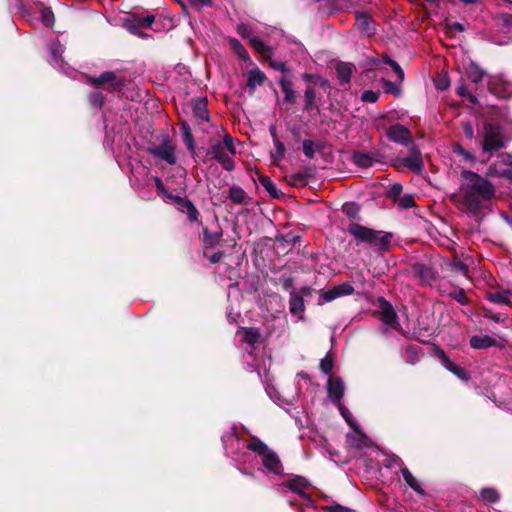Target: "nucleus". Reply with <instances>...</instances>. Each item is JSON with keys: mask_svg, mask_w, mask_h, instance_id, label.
<instances>
[{"mask_svg": "<svg viewBox=\"0 0 512 512\" xmlns=\"http://www.w3.org/2000/svg\"><path fill=\"white\" fill-rule=\"evenodd\" d=\"M495 193V187L488 179L473 171L464 170L461 172L459 192L454 199L462 211L476 216L489 207Z\"/></svg>", "mask_w": 512, "mask_h": 512, "instance_id": "1", "label": "nucleus"}, {"mask_svg": "<svg viewBox=\"0 0 512 512\" xmlns=\"http://www.w3.org/2000/svg\"><path fill=\"white\" fill-rule=\"evenodd\" d=\"M348 233L353 237L357 245H366L378 252L389 251L393 234L382 230H374L359 223H350Z\"/></svg>", "mask_w": 512, "mask_h": 512, "instance_id": "2", "label": "nucleus"}, {"mask_svg": "<svg viewBox=\"0 0 512 512\" xmlns=\"http://www.w3.org/2000/svg\"><path fill=\"white\" fill-rule=\"evenodd\" d=\"M236 148L234 140L229 134H225L222 142L212 143L208 154L217 160L226 171H232L235 168L231 155H235Z\"/></svg>", "mask_w": 512, "mask_h": 512, "instance_id": "3", "label": "nucleus"}, {"mask_svg": "<svg viewBox=\"0 0 512 512\" xmlns=\"http://www.w3.org/2000/svg\"><path fill=\"white\" fill-rule=\"evenodd\" d=\"M247 448L261 456L262 464L269 472L280 474L283 471L282 464L277 454L259 439H254L248 443Z\"/></svg>", "mask_w": 512, "mask_h": 512, "instance_id": "4", "label": "nucleus"}, {"mask_svg": "<svg viewBox=\"0 0 512 512\" xmlns=\"http://www.w3.org/2000/svg\"><path fill=\"white\" fill-rule=\"evenodd\" d=\"M504 147L501 128L492 123H486L483 129L482 149L484 152L497 151Z\"/></svg>", "mask_w": 512, "mask_h": 512, "instance_id": "5", "label": "nucleus"}, {"mask_svg": "<svg viewBox=\"0 0 512 512\" xmlns=\"http://www.w3.org/2000/svg\"><path fill=\"white\" fill-rule=\"evenodd\" d=\"M488 175L512 179V155L503 153L488 168Z\"/></svg>", "mask_w": 512, "mask_h": 512, "instance_id": "6", "label": "nucleus"}, {"mask_svg": "<svg viewBox=\"0 0 512 512\" xmlns=\"http://www.w3.org/2000/svg\"><path fill=\"white\" fill-rule=\"evenodd\" d=\"M154 19V15H147L143 17L139 14H132L125 20L124 25L130 33L140 37H146V34L140 32V29L142 27H150L153 24Z\"/></svg>", "mask_w": 512, "mask_h": 512, "instance_id": "7", "label": "nucleus"}, {"mask_svg": "<svg viewBox=\"0 0 512 512\" xmlns=\"http://www.w3.org/2000/svg\"><path fill=\"white\" fill-rule=\"evenodd\" d=\"M488 87L492 94L500 98L512 97V83L502 75L492 76L488 80Z\"/></svg>", "mask_w": 512, "mask_h": 512, "instance_id": "8", "label": "nucleus"}, {"mask_svg": "<svg viewBox=\"0 0 512 512\" xmlns=\"http://www.w3.org/2000/svg\"><path fill=\"white\" fill-rule=\"evenodd\" d=\"M149 152L170 165L175 164L177 161L175 148L169 139H164L160 145L150 147Z\"/></svg>", "mask_w": 512, "mask_h": 512, "instance_id": "9", "label": "nucleus"}, {"mask_svg": "<svg viewBox=\"0 0 512 512\" xmlns=\"http://www.w3.org/2000/svg\"><path fill=\"white\" fill-rule=\"evenodd\" d=\"M283 487H287L291 492L297 494L306 506L313 505L311 497L305 491L307 488V481L305 478L297 476L284 483Z\"/></svg>", "mask_w": 512, "mask_h": 512, "instance_id": "10", "label": "nucleus"}, {"mask_svg": "<svg viewBox=\"0 0 512 512\" xmlns=\"http://www.w3.org/2000/svg\"><path fill=\"white\" fill-rule=\"evenodd\" d=\"M399 161L402 166L410 169L411 171H413L415 173H420L424 167L421 153L414 146H411L410 154L407 157H403V158L399 159Z\"/></svg>", "mask_w": 512, "mask_h": 512, "instance_id": "11", "label": "nucleus"}, {"mask_svg": "<svg viewBox=\"0 0 512 512\" xmlns=\"http://www.w3.org/2000/svg\"><path fill=\"white\" fill-rule=\"evenodd\" d=\"M328 396L335 405H340L344 395V383L340 377L330 376L327 383Z\"/></svg>", "mask_w": 512, "mask_h": 512, "instance_id": "12", "label": "nucleus"}, {"mask_svg": "<svg viewBox=\"0 0 512 512\" xmlns=\"http://www.w3.org/2000/svg\"><path fill=\"white\" fill-rule=\"evenodd\" d=\"M353 431L347 434V442L350 446L362 449L367 448L372 445V441L368 438V436L359 428V426H355L352 428Z\"/></svg>", "mask_w": 512, "mask_h": 512, "instance_id": "13", "label": "nucleus"}, {"mask_svg": "<svg viewBox=\"0 0 512 512\" xmlns=\"http://www.w3.org/2000/svg\"><path fill=\"white\" fill-rule=\"evenodd\" d=\"M387 135L393 142L406 145L412 141L410 131L403 125L396 124L388 129Z\"/></svg>", "mask_w": 512, "mask_h": 512, "instance_id": "14", "label": "nucleus"}, {"mask_svg": "<svg viewBox=\"0 0 512 512\" xmlns=\"http://www.w3.org/2000/svg\"><path fill=\"white\" fill-rule=\"evenodd\" d=\"M379 313L381 320L389 326L397 324V314L392 305L384 298H379Z\"/></svg>", "mask_w": 512, "mask_h": 512, "instance_id": "15", "label": "nucleus"}, {"mask_svg": "<svg viewBox=\"0 0 512 512\" xmlns=\"http://www.w3.org/2000/svg\"><path fill=\"white\" fill-rule=\"evenodd\" d=\"M437 356L439 357L442 365L447 369L449 370L450 372H452L453 374H455L457 377H459L460 379H468L469 378V373L468 371L463 368V367H460L458 366L456 363H454L453 361H451L449 359V357L445 354V352L443 350H439L437 352Z\"/></svg>", "mask_w": 512, "mask_h": 512, "instance_id": "16", "label": "nucleus"}, {"mask_svg": "<svg viewBox=\"0 0 512 512\" xmlns=\"http://www.w3.org/2000/svg\"><path fill=\"white\" fill-rule=\"evenodd\" d=\"M91 82L96 85L110 84L112 89L121 87L124 83L122 77L116 75V73L107 71L102 73L98 78H92Z\"/></svg>", "mask_w": 512, "mask_h": 512, "instance_id": "17", "label": "nucleus"}, {"mask_svg": "<svg viewBox=\"0 0 512 512\" xmlns=\"http://www.w3.org/2000/svg\"><path fill=\"white\" fill-rule=\"evenodd\" d=\"M193 115L200 121L209 122L210 114L207 108L206 98H197L192 100L191 103Z\"/></svg>", "mask_w": 512, "mask_h": 512, "instance_id": "18", "label": "nucleus"}, {"mask_svg": "<svg viewBox=\"0 0 512 512\" xmlns=\"http://www.w3.org/2000/svg\"><path fill=\"white\" fill-rule=\"evenodd\" d=\"M228 197L234 204L239 205H249L251 201V197L248 193L237 185H232L229 188Z\"/></svg>", "mask_w": 512, "mask_h": 512, "instance_id": "19", "label": "nucleus"}, {"mask_svg": "<svg viewBox=\"0 0 512 512\" xmlns=\"http://www.w3.org/2000/svg\"><path fill=\"white\" fill-rule=\"evenodd\" d=\"M497 341L489 335H474L470 338V345L474 349H485L496 345Z\"/></svg>", "mask_w": 512, "mask_h": 512, "instance_id": "20", "label": "nucleus"}, {"mask_svg": "<svg viewBox=\"0 0 512 512\" xmlns=\"http://www.w3.org/2000/svg\"><path fill=\"white\" fill-rule=\"evenodd\" d=\"M337 77L341 83L347 84L350 81L354 65L347 62H339L335 66Z\"/></svg>", "mask_w": 512, "mask_h": 512, "instance_id": "21", "label": "nucleus"}, {"mask_svg": "<svg viewBox=\"0 0 512 512\" xmlns=\"http://www.w3.org/2000/svg\"><path fill=\"white\" fill-rule=\"evenodd\" d=\"M222 231L220 228L210 231L207 228L203 231V243L205 248L215 247L221 240Z\"/></svg>", "mask_w": 512, "mask_h": 512, "instance_id": "22", "label": "nucleus"}, {"mask_svg": "<svg viewBox=\"0 0 512 512\" xmlns=\"http://www.w3.org/2000/svg\"><path fill=\"white\" fill-rule=\"evenodd\" d=\"M266 79L265 74L258 68L252 69L248 72L247 86L250 90L254 91L257 86H261Z\"/></svg>", "mask_w": 512, "mask_h": 512, "instance_id": "23", "label": "nucleus"}, {"mask_svg": "<svg viewBox=\"0 0 512 512\" xmlns=\"http://www.w3.org/2000/svg\"><path fill=\"white\" fill-rule=\"evenodd\" d=\"M305 305L302 295L297 294L295 291L290 292L289 300V311L294 314H302L304 312Z\"/></svg>", "mask_w": 512, "mask_h": 512, "instance_id": "24", "label": "nucleus"}, {"mask_svg": "<svg viewBox=\"0 0 512 512\" xmlns=\"http://www.w3.org/2000/svg\"><path fill=\"white\" fill-rule=\"evenodd\" d=\"M222 442H223L224 449L227 452H233L234 445L235 444L238 445L240 443V439L238 437V432H237L236 427H232L229 432H227L226 434H224L222 436Z\"/></svg>", "mask_w": 512, "mask_h": 512, "instance_id": "25", "label": "nucleus"}, {"mask_svg": "<svg viewBox=\"0 0 512 512\" xmlns=\"http://www.w3.org/2000/svg\"><path fill=\"white\" fill-rule=\"evenodd\" d=\"M356 26L358 29L366 34H371L373 28L371 27V19L368 15L357 12L356 13Z\"/></svg>", "mask_w": 512, "mask_h": 512, "instance_id": "26", "label": "nucleus"}, {"mask_svg": "<svg viewBox=\"0 0 512 512\" xmlns=\"http://www.w3.org/2000/svg\"><path fill=\"white\" fill-rule=\"evenodd\" d=\"M511 292L508 290L489 292L487 298L489 301L496 304H509Z\"/></svg>", "mask_w": 512, "mask_h": 512, "instance_id": "27", "label": "nucleus"}, {"mask_svg": "<svg viewBox=\"0 0 512 512\" xmlns=\"http://www.w3.org/2000/svg\"><path fill=\"white\" fill-rule=\"evenodd\" d=\"M181 134H182L183 142L186 145V147L188 148V150L191 152H194V150H195L194 138H193V135H192V132H191V129H190V126L188 125V123L183 122L181 124Z\"/></svg>", "mask_w": 512, "mask_h": 512, "instance_id": "28", "label": "nucleus"}, {"mask_svg": "<svg viewBox=\"0 0 512 512\" xmlns=\"http://www.w3.org/2000/svg\"><path fill=\"white\" fill-rule=\"evenodd\" d=\"M352 160L357 166L362 168L370 167L373 164L372 157L368 153L362 151L355 152L352 156Z\"/></svg>", "mask_w": 512, "mask_h": 512, "instance_id": "29", "label": "nucleus"}, {"mask_svg": "<svg viewBox=\"0 0 512 512\" xmlns=\"http://www.w3.org/2000/svg\"><path fill=\"white\" fill-rule=\"evenodd\" d=\"M279 84L282 92L284 93V100L286 102L293 103L295 101V92L293 90L292 83L289 80L282 78L279 81Z\"/></svg>", "mask_w": 512, "mask_h": 512, "instance_id": "30", "label": "nucleus"}, {"mask_svg": "<svg viewBox=\"0 0 512 512\" xmlns=\"http://www.w3.org/2000/svg\"><path fill=\"white\" fill-rule=\"evenodd\" d=\"M401 473L403 475L404 480L406 483L417 493L423 494V490L417 481V479L412 475V473L406 468L401 469Z\"/></svg>", "mask_w": 512, "mask_h": 512, "instance_id": "31", "label": "nucleus"}, {"mask_svg": "<svg viewBox=\"0 0 512 512\" xmlns=\"http://www.w3.org/2000/svg\"><path fill=\"white\" fill-rule=\"evenodd\" d=\"M260 338L259 330L256 328H246L244 330L243 339L249 345H254Z\"/></svg>", "mask_w": 512, "mask_h": 512, "instance_id": "32", "label": "nucleus"}, {"mask_svg": "<svg viewBox=\"0 0 512 512\" xmlns=\"http://www.w3.org/2000/svg\"><path fill=\"white\" fill-rule=\"evenodd\" d=\"M481 498L487 503H495L499 500L498 492L493 488H483L480 491Z\"/></svg>", "mask_w": 512, "mask_h": 512, "instance_id": "33", "label": "nucleus"}, {"mask_svg": "<svg viewBox=\"0 0 512 512\" xmlns=\"http://www.w3.org/2000/svg\"><path fill=\"white\" fill-rule=\"evenodd\" d=\"M250 43L253 48L260 54L266 55L270 52V48L264 44L258 37H250Z\"/></svg>", "mask_w": 512, "mask_h": 512, "instance_id": "34", "label": "nucleus"}, {"mask_svg": "<svg viewBox=\"0 0 512 512\" xmlns=\"http://www.w3.org/2000/svg\"><path fill=\"white\" fill-rule=\"evenodd\" d=\"M333 288L338 297L348 296L354 293V288L349 283H341L339 285L334 286Z\"/></svg>", "mask_w": 512, "mask_h": 512, "instance_id": "35", "label": "nucleus"}, {"mask_svg": "<svg viewBox=\"0 0 512 512\" xmlns=\"http://www.w3.org/2000/svg\"><path fill=\"white\" fill-rule=\"evenodd\" d=\"M230 45L234 52L243 60L248 59V53L246 49L237 39H230Z\"/></svg>", "mask_w": 512, "mask_h": 512, "instance_id": "36", "label": "nucleus"}, {"mask_svg": "<svg viewBox=\"0 0 512 512\" xmlns=\"http://www.w3.org/2000/svg\"><path fill=\"white\" fill-rule=\"evenodd\" d=\"M49 50L51 53L52 61L55 64H58L59 58L61 57V55L63 53V48H62L61 44L59 42H53V43H51Z\"/></svg>", "mask_w": 512, "mask_h": 512, "instance_id": "37", "label": "nucleus"}, {"mask_svg": "<svg viewBox=\"0 0 512 512\" xmlns=\"http://www.w3.org/2000/svg\"><path fill=\"white\" fill-rule=\"evenodd\" d=\"M261 185L267 190V192L273 196H277V189L269 177L261 176L259 178Z\"/></svg>", "mask_w": 512, "mask_h": 512, "instance_id": "38", "label": "nucleus"}, {"mask_svg": "<svg viewBox=\"0 0 512 512\" xmlns=\"http://www.w3.org/2000/svg\"><path fill=\"white\" fill-rule=\"evenodd\" d=\"M341 413V415L343 416V418L346 420V422L348 423V425L353 428L355 426H357V422L355 421V419L353 418L352 414L349 412V410L342 405V403H340V405H336Z\"/></svg>", "mask_w": 512, "mask_h": 512, "instance_id": "39", "label": "nucleus"}, {"mask_svg": "<svg viewBox=\"0 0 512 512\" xmlns=\"http://www.w3.org/2000/svg\"><path fill=\"white\" fill-rule=\"evenodd\" d=\"M274 146L275 151L272 153V157L274 158V160H282L285 156L284 144L279 140H275Z\"/></svg>", "mask_w": 512, "mask_h": 512, "instance_id": "40", "label": "nucleus"}, {"mask_svg": "<svg viewBox=\"0 0 512 512\" xmlns=\"http://www.w3.org/2000/svg\"><path fill=\"white\" fill-rule=\"evenodd\" d=\"M337 298H339V297H338V295H336L334 288L326 290V291H322L320 294L319 304L331 302Z\"/></svg>", "mask_w": 512, "mask_h": 512, "instance_id": "41", "label": "nucleus"}, {"mask_svg": "<svg viewBox=\"0 0 512 512\" xmlns=\"http://www.w3.org/2000/svg\"><path fill=\"white\" fill-rule=\"evenodd\" d=\"M379 96H380L379 91L366 90L362 93L361 99L364 102L375 103L378 101Z\"/></svg>", "mask_w": 512, "mask_h": 512, "instance_id": "42", "label": "nucleus"}, {"mask_svg": "<svg viewBox=\"0 0 512 512\" xmlns=\"http://www.w3.org/2000/svg\"><path fill=\"white\" fill-rule=\"evenodd\" d=\"M320 369L325 374H330L333 369V359L330 355H326L320 362Z\"/></svg>", "mask_w": 512, "mask_h": 512, "instance_id": "43", "label": "nucleus"}, {"mask_svg": "<svg viewBox=\"0 0 512 512\" xmlns=\"http://www.w3.org/2000/svg\"><path fill=\"white\" fill-rule=\"evenodd\" d=\"M184 203V207L187 209V215H188V218L191 220V221H196L197 218H198V215H199V212L198 210L196 209V207L193 205V203L189 200H186L183 202Z\"/></svg>", "mask_w": 512, "mask_h": 512, "instance_id": "44", "label": "nucleus"}, {"mask_svg": "<svg viewBox=\"0 0 512 512\" xmlns=\"http://www.w3.org/2000/svg\"><path fill=\"white\" fill-rule=\"evenodd\" d=\"M303 153L309 159H312L314 157V154H315V144H314L313 141H311V140H304L303 141Z\"/></svg>", "mask_w": 512, "mask_h": 512, "instance_id": "45", "label": "nucleus"}, {"mask_svg": "<svg viewBox=\"0 0 512 512\" xmlns=\"http://www.w3.org/2000/svg\"><path fill=\"white\" fill-rule=\"evenodd\" d=\"M453 151L462 156L465 160L475 161L474 156L469 151L465 150L460 144H455L453 146Z\"/></svg>", "mask_w": 512, "mask_h": 512, "instance_id": "46", "label": "nucleus"}, {"mask_svg": "<svg viewBox=\"0 0 512 512\" xmlns=\"http://www.w3.org/2000/svg\"><path fill=\"white\" fill-rule=\"evenodd\" d=\"M384 63L388 64L394 70V72L399 76L400 79H403L404 72L396 61L390 59L389 57H386L384 59Z\"/></svg>", "mask_w": 512, "mask_h": 512, "instance_id": "47", "label": "nucleus"}, {"mask_svg": "<svg viewBox=\"0 0 512 512\" xmlns=\"http://www.w3.org/2000/svg\"><path fill=\"white\" fill-rule=\"evenodd\" d=\"M89 101L93 106L101 107L104 102V96L100 92L91 93Z\"/></svg>", "mask_w": 512, "mask_h": 512, "instance_id": "48", "label": "nucleus"}, {"mask_svg": "<svg viewBox=\"0 0 512 512\" xmlns=\"http://www.w3.org/2000/svg\"><path fill=\"white\" fill-rule=\"evenodd\" d=\"M451 268L453 271L462 274H466L468 272V266L460 260L453 261V263L451 264Z\"/></svg>", "mask_w": 512, "mask_h": 512, "instance_id": "49", "label": "nucleus"}, {"mask_svg": "<svg viewBox=\"0 0 512 512\" xmlns=\"http://www.w3.org/2000/svg\"><path fill=\"white\" fill-rule=\"evenodd\" d=\"M399 205L403 208H411L415 205L412 195L406 194L399 199Z\"/></svg>", "mask_w": 512, "mask_h": 512, "instance_id": "50", "label": "nucleus"}, {"mask_svg": "<svg viewBox=\"0 0 512 512\" xmlns=\"http://www.w3.org/2000/svg\"><path fill=\"white\" fill-rule=\"evenodd\" d=\"M343 212L350 218H355L359 213V208L355 205L345 204L343 206Z\"/></svg>", "mask_w": 512, "mask_h": 512, "instance_id": "51", "label": "nucleus"}, {"mask_svg": "<svg viewBox=\"0 0 512 512\" xmlns=\"http://www.w3.org/2000/svg\"><path fill=\"white\" fill-rule=\"evenodd\" d=\"M500 21L502 29L509 31V29L512 27V15L502 14L500 17Z\"/></svg>", "mask_w": 512, "mask_h": 512, "instance_id": "52", "label": "nucleus"}, {"mask_svg": "<svg viewBox=\"0 0 512 512\" xmlns=\"http://www.w3.org/2000/svg\"><path fill=\"white\" fill-rule=\"evenodd\" d=\"M483 77L484 72L477 67H475L472 71L469 72V78L475 83L481 81Z\"/></svg>", "mask_w": 512, "mask_h": 512, "instance_id": "53", "label": "nucleus"}, {"mask_svg": "<svg viewBox=\"0 0 512 512\" xmlns=\"http://www.w3.org/2000/svg\"><path fill=\"white\" fill-rule=\"evenodd\" d=\"M457 93L460 96H465L469 99L470 102L476 103V97L472 95L470 92H468L467 88L464 85H460L457 88Z\"/></svg>", "mask_w": 512, "mask_h": 512, "instance_id": "54", "label": "nucleus"}, {"mask_svg": "<svg viewBox=\"0 0 512 512\" xmlns=\"http://www.w3.org/2000/svg\"><path fill=\"white\" fill-rule=\"evenodd\" d=\"M42 21L46 26H50L53 23V12L50 9H44L42 11Z\"/></svg>", "mask_w": 512, "mask_h": 512, "instance_id": "55", "label": "nucleus"}, {"mask_svg": "<svg viewBox=\"0 0 512 512\" xmlns=\"http://www.w3.org/2000/svg\"><path fill=\"white\" fill-rule=\"evenodd\" d=\"M306 176L303 173H295L290 177V183L292 185H299L305 183Z\"/></svg>", "mask_w": 512, "mask_h": 512, "instance_id": "56", "label": "nucleus"}, {"mask_svg": "<svg viewBox=\"0 0 512 512\" xmlns=\"http://www.w3.org/2000/svg\"><path fill=\"white\" fill-rule=\"evenodd\" d=\"M326 509L329 512H352V510L350 508L342 506L340 504H333V505L327 506Z\"/></svg>", "mask_w": 512, "mask_h": 512, "instance_id": "57", "label": "nucleus"}, {"mask_svg": "<svg viewBox=\"0 0 512 512\" xmlns=\"http://www.w3.org/2000/svg\"><path fill=\"white\" fill-rule=\"evenodd\" d=\"M421 277H431L432 272L431 269L425 267L424 265H418L414 269Z\"/></svg>", "mask_w": 512, "mask_h": 512, "instance_id": "58", "label": "nucleus"}, {"mask_svg": "<svg viewBox=\"0 0 512 512\" xmlns=\"http://www.w3.org/2000/svg\"><path fill=\"white\" fill-rule=\"evenodd\" d=\"M463 132L468 139L474 138V129L471 123L465 122L462 124Z\"/></svg>", "mask_w": 512, "mask_h": 512, "instance_id": "59", "label": "nucleus"}, {"mask_svg": "<svg viewBox=\"0 0 512 512\" xmlns=\"http://www.w3.org/2000/svg\"><path fill=\"white\" fill-rule=\"evenodd\" d=\"M402 192V185L400 183H395L391 186L389 195L392 197H397Z\"/></svg>", "mask_w": 512, "mask_h": 512, "instance_id": "60", "label": "nucleus"}, {"mask_svg": "<svg viewBox=\"0 0 512 512\" xmlns=\"http://www.w3.org/2000/svg\"><path fill=\"white\" fill-rule=\"evenodd\" d=\"M163 196L166 197L167 199L172 200L175 203H178V204H181L182 202H184L182 197H180L178 195H174L171 192H169L168 190L166 191V193H164Z\"/></svg>", "mask_w": 512, "mask_h": 512, "instance_id": "61", "label": "nucleus"}, {"mask_svg": "<svg viewBox=\"0 0 512 512\" xmlns=\"http://www.w3.org/2000/svg\"><path fill=\"white\" fill-rule=\"evenodd\" d=\"M448 29H449V31L456 30L458 32H463L465 30V27L460 22H453V23L448 24Z\"/></svg>", "mask_w": 512, "mask_h": 512, "instance_id": "62", "label": "nucleus"}, {"mask_svg": "<svg viewBox=\"0 0 512 512\" xmlns=\"http://www.w3.org/2000/svg\"><path fill=\"white\" fill-rule=\"evenodd\" d=\"M237 32L243 37H250V31L244 24L237 26Z\"/></svg>", "mask_w": 512, "mask_h": 512, "instance_id": "63", "label": "nucleus"}, {"mask_svg": "<svg viewBox=\"0 0 512 512\" xmlns=\"http://www.w3.org/2000/svg\"><path fill=\"white\" fill-rule=\"evenodd\" d=\"M222 258V252H217V253H214L211 257H210V261L212 263H217L218 261H220V259Z\"/></svg>", "mask_w": 512, "mask_h": 512, "instance_id": "64", "label": "nucleus"}]
</instances>
